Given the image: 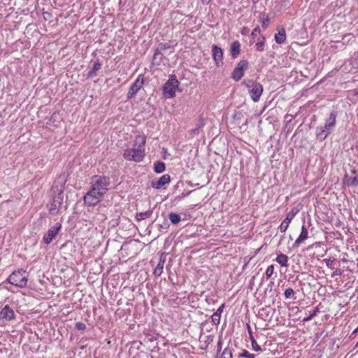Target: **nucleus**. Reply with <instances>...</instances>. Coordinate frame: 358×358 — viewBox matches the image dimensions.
Here are the masks:
<instances>
[{"label": "nucleus", "mask_w": 358, "mask_h": 358, "mask_svg": "<svg viewBox=\"0 0 358 358\" xmlns=\"http://www.w3.org/2000/svg\"><path fill=\"white\" fill-rule=\"evenodd\" d=\"M204 125H205L204 120H203L202 117H201V118L198 120V122H197V123H196V128H197V129L199 130L200 129H201L202 127H204Z\"/></svg>", "instance_id": "obj_38"}, {"label": "nucleus", "mask_w": 358, "mask_h": 358, "mask_svg": "<svg viewBox=\"0 0 358 358\" xmlns=\"http://www.w3.org/2000/svg\"><path fill=\"white\" fill-rule=\"evenodd\" d=\"M172 48L169 43H159L157 45V48L155 52L153 60H157L158 59V55H160V57L159 58V62H161L164 59V55L162 54V51L166 50L169 48Z\"/></svg>", "instance_id": "obj_16"}, {"label": "nucleus", "mask_w": 358, "mask_h": 358, "mask_svg": "<svg viewBox=\"0 0 358 358\" xmlns=\"http://www.w3.org/2000/svg\"><path fill=\"white\" fill-rule=\"evenodd\" d=\"M94 358H98V357H94Z\"/></svg>", "instance_id": "obj_52"}, {"label": "nucleus", "mask_w": 358, "mask_h": 358, "mask_svg": "<svg viewBox=\"0 0 358 358\" xmlns=\"http://www.w3.org/2000/svg\"><path fill=\"white\" fill-rule=\"evenodd\" d=\"M92 180L94 183L92 188H94L95 190L105 194L108 190V186L110 183V178L104 176H93Z\"/></svg>", "instance_id": "obj_6"}, {"label": "nucleus", "mask_w": 358, "mask_h": 358, "mask_svg": "<svg viewBox=\"0 0 358 358\" xmlns=\"http://www.w3.org/2000/svg\"><path fill=\"white\" fill-rule=\"evenodd\" d=\"M298 212H299V210L292 209L287 213L285 219L282 221V222L281 223V224L279 227L280 231L281 232L283 233V232L286 231V230L287 229V228L289 227L290 222L294 217V216L296 215V214Z\"/></svg>", "instance_id": "obj_15"}, {"label": "nucleus", "mask_w": 358, "mask_h": 358, "mask_svg": "<svg viewBox=\"0 0 358 358\" xmlns=\"http://www.w3.org/2000/svg\"><path fill=\"white\" fill-rule=\"evenodd\" d=\"M312 318L313 317H310V315H309L308 317H304L303 319V322H306L310 321V320H312Z\"/></svg>", "instance_id": "obj_47"}, {"label": "nucleus", "mask_w": 358, "mask_h": 358, "mask_svg": "<svg viewBox=\"0 0 358 358\" xmlns=\"http://www.w3.org/2000/svg\"><path fill=\"white\" fill-rule=\"evenodd\" d=\"M247 329H248V331L249 337H250V340L251 341L252 350L256 351V352L261 351L262 348L258 345V343H257L256 340L255 339V337L252 335V331L251 327H250V326L248 324H247Z\"/></svg>", "instance_id": "obj_22"}, {"label": "nucleus", "mask_w": 358, "mask_h": 358, "mask_svg": "<svg viewBox=\"0 0 358 358\" xmlns=\"http://www.w3.org/2000/svg\"><path fill=\"white\" fill-rule=\"evenodd\" d=\"M199 130L197 128L195 127L194 129L191 130V133L190 134L192 135H196V134H199Z\"/></svg>", "instance_id": "obj_46"}, {"label": "nucleus", "mask_w": 358, "mask_h": 358, "mask_svg": "<svg viewBox=\"0 0 358 358\" xmlns=\"http://www.w3.org/2000/svg\"><path fill=\"white\" fill-rule=\"evenodd\" d=\"M275 261L283 267H287L288 257L282 253L278 255Z\"/></svg>", "instance_id": "obj_25"}, {"label": "nucleus", "mask_w": 358, "mask_h": 358, "mask_svg": "<svg viewBox=\"0 0 358 358\" xmlns=\"http://www.w3.org/2000/svg\"><path fill=\"white\" fill-rule=\"evenodd\" d=\"M260 22L262 24L263 27H266L268 23L269 22V17L268 16H265V13H261L259 15Z\"/></svg>", "instance_id": "obj_32"}, {"label": "nucleus", "mask_w": 358, "mask_h": 358, "mask_svg": "<svg viewBox=\"0 0 358 358\" xmlns=\"http://www.w3.org/2000/svg\"><path fill=\"white\" fill-rule=\"evenodd\" d=\"M348 185L354 187H358V177L357 176L350 177L348 180Z\"/></svg>", "instance_id": "obj_33"}, {"label": "nucleus", "mask_w": 358, "mask_h": 358, "mask_svg": "<svg viewBox=\"0 0 358 358\" xmlns=\"http://www.w3.org/2000/svg\"><path fill=\"white\" fill-rule=\"evenodd\" d=\"M63 200L64 185H61L60 186L53 185L50 199L46 206L50 215H56L59 213Z\"/></svg>", "instance_id": "obj_1"}, {"label": "nucleus", "mask_w": 358, "mask_h": 358, "mask_svg": "<svg viewBox=\"0 0 358 358\" xmlns=\"http://www.w3.org/2000/svg\"><path fill=\"white\" fill-rule=\"evenodd\" d=\"M7 280L17 287L24 288L28 281V273L24 270L15 271L9 275Z\"/></svg>", "instance_id": "obj_3"}, {"label": "nucleus", "mask_w": 358, "mask_h": 358, "mask_svg": "<svg viewBox=\"0 0 358 358\" xmlns=\"http://www.w3.org/2000/svg\"><path fill=\"white\" fill-rule=\"evenodd\" d=\"M357 347H358V341H357V343L355 345V348H357Z\"/></svg>", "instance_id": "obj_51"}, {"label": "nucleus", "mask_w": 358, "mask_h": 358, "mask_svg": "<svg viewBox=\"0 0 358 358\" xmlns=\"http://www.w3.org/2000/svg\"><path fill=\"white\" fill-rule=\"evenodd\" d=\"M354 38V36L352 34H346L345 36H343V44L345 43V41H346L347 39V41H350L351 39H353Z\"/></svg>", "instance_id": "obj_41"}, {"label": "nucleus", "mask_w": 358, "mask_h": 358, "mask_svg": "<svg viewBox=\"0 0 358 358\" xmlns=\"http://www.w3.org/2000/svg\"><path fill=\"white\" fill-rule=\"evenodd\" d=\"M274 273V266L273 265H270L269 266H268L266 271V275L267 277V278H269L272 276V275Z\"/></svg>", "instance_id": "obj_35"}, {"label": "nucleus", "mask_w": 358, "mask_h": 358, "mask_svg": "<svg viewBox=\"0 0 358 358\" xmlns=\"http://www.w3.org/2000/svg\"><path fill=\"white\" fill-rule=\"evenodd\" d=\"M169 220L171 222V223L173 224H178L181 220V217H180V215L178 213H169Z\"/></svg>", "instance_id": "obj_29"}, {"label": "nucleus", "mask_w": 358, "mask_h": 358, "mask_svg": "<svg viewBox=\"0 0 358 358\" xmlns=\"http://www.w3.org/2000/svg\"><path fill=\"white\" fill-rule=\"evenodd\" d=\"M336 118L337 112L332 111L329 117L326 120L324 125L316 128L315 135L317 139L322 141L327 138L336 126Z\"/></svg>", "instance_id": "obj_2"}, {"label": "nucleus", "mask_w": 358, "mask_h": 358, "mask_svg": "<svg viewBox=\"0 0 358 358\" xmlns=\"http://www.w3.org/2000/svg\"><path fill=\"white\" fill-rule=\"evenodd\" d=\"M319 312V308L317 307H316L315 308V310L310 314V317H314L315 316L317 315V313Z\"/></svg>", "instance_id": "obj_42"}, {"label": "nucleus", "mask_w": 358, "mask_h": 358, "mask_svg": "<svg viewBox=\"0 0 358 358\" xmlns=\"http://www.w3.org/2000/svg\"><path fill=\"white\" fill-rule=\"evenodd\" d=\"M62 225L60 223H57L55 226L52 227L43 236V241L46 244H50L53 238L57 236L60 230Z\"/></svg>", "instance_id": "obj_11"}, {"label": "nucleus", "mask_w": 358, "mask_h": 358, "mask_svg": "<svg viewBox=\"0 0 358 358\" xmlns=\"http://www.w3.org/2000/svg\"><path fill=\"white\" fill-rule=\"evenodd\" d=\"M101 64L99 59L94 62L92 69L87 73V77L93 78L97 76V71L101 68Z\"/></svg>", "instance_id": "obj_23"}, {"label": "nucleus", "mask_w": 358, "mask_h": 358, "mask_svg": "<svg viewBox=\"0 0 358 358\" xmlns=\"http://www.w3.org/2000/svg\"><path fill=\"white\" fill-rule=\"evenodd\" d=\"M222 341L220 339V338H219V341L217 342V352H220L221 350H222Z\"/></svg>", "instance_id": "obj_43"}, {"label": "nucleus", "mask_w": 358, "mask_h": 358, "mask_svg": "<svg viewBox=\"0 0 358 358\" xmlns=\"http://www.w3.org/2000/svg\"><path fill=\"white\" fill-rule=\"evenodd\" d=\"M343 273V270L342 269H340V268H337L331 274V277L332 278H334L335 276H337V275H342Z\"/></svg>", "instance_id": "obj_39"}, {"label": "nucleus", "mask_w": 358, "mask_h": 358, "mask_svg": "<svg viewBox=\"0 0 358 358\" xmlns=\"http://www.w3.org/2000/svg\"><path fill=\"white\" fill-rule=\"evenodd\" d=\"M213 59L217 66L223 65V50L216 45L212 46Z\"/></svg>", "instance_id": "obj_12"}, {"label": "nucleus", "mask_w": 358, "mask_h": 358, "mask_svg": "<svg viewBox=\"0 0 358 358\" xmlns=\"http://www.w3.org/2000/svg\"><path fill=\"white\" fill-rule=\"evenodd\" d=\"M165 261H166V257L164 256V254H162L160 256V258H159V263L154 271V274L156 276H160L162 275V273L163 272Z\"/></svg>", "instance_id": "obj_21"}, {"label": "nucleus", "mask_w": 358, "mask_h": 358, "mask_svg": "<svg viewBox=\"0 0 358 358\" xmlns=\"http://www.w3.org/2000/svg\"><path fill=\"white\" fill-rule=\"evenodd\" d=\"M144 84V78L143 75H139L135 82L129 89L127 97L130 99L136 96L137 92L143 87Z\"/></svg>", "instance_id": "obj_9"}, {"label": "nucleus", "mask_w": 358, "mask_h": 358, "mask_svg": "<svg viewBox=\"0 0 358 358\" xmlns=\"http://www.w3.org/2000/svg\"><path fill=\"white\" fill-rule=\"evenodd\" d=\"M179 82L175 75L171 76L169 79L163 86V92L166 98L170 99L175 96L176 88L178 87Z\"/></svg>", "instance_id": "obj_5"}, {"label": "nucleus", "mask_w": 358, "mask_h": 358, "mask_svg": "<svg viewBox=\"0 0 358 358\" xmlns=\"http://www.w3.org/2000/svg\"><path fill=\"white\" fill-rule=\"evenodd\" d=\"M352 65L355 68L358 69V56L353 60Z\"/></svg>", "instance_id": "obj_45"}, {"label": "nucleus", "mask_w": 358, "mask_h": 358, "mask_svg": "<svg viewBox=\"0 0 358 358\" xmlns=\"http://www.w3.org/2000/svg\"><path fill=\"white\" fill-rule=\"evenodd\" d=\"M123 157L127 160L134 161L136 162H140L143 160L141 158V153L138 154L134 148L127 149L124 150Z\"/></svg>", "instance_id": "obj_13"}, {"label": "nucleus", "mask_w": 358, "mask_h": 358, "mask_svg": "<svg viewBox=\"0 0 358 358\" xmlns=\"http://www.w3.org/2000/svg\"><path fill=\"white\" fill-rule=\"evenodd\" d=\"M160 57V55H158V58ZM156 61H158L159 62V59H157Z\"/></svg>", "instance_id": "obj_50"}, {"label": "nucleus", "mask_w": 358, "mask_h": 358, "mask_svg": "<svg viewBox=\"0 0 358 358\" xmlns=\"http://www.w3.org/2000/svg\"><path fill=\"white\" fill-rule=\"evenodd\" d=\"M243 84L245 85L248 88L252 101L255 102L258 101L263 92L262 85L254 80H245L243 82Z\"/></svg>", "instance_id": "obj_4"}, {"label": "nucleus", "mask_w": 358, "mask_h": 358, "mask_svg": "<svg viewBox=\"0 0 358 358\" xmlns=\"http://www.w3.org/2000/svg\"><path fill=\"white\" fill-rule=\"evenodd\" d=\"M169 227V222L166 220H164L163 224L161 225V227L164 229H168Z\"/></svg>", "instance_id": "obj_44"}, {"label": "nucleus", "mask_w": 358, "mask_h": 358, "mask_svg": "<svg viewBox=\"0 0 358 358\" xmlns=\"http://www.w3.org/2000/svg\"><path fill=\"white\" fill-rule=\"evenodd\" d=\"M265 37L264 36H262V39L261 40H258L257 43H256V46H257V50H258L259 52H262L264 50V43H265Z\"/></svg>", "instance_id": "obj_30"}, {"label": "nucleus", "mask_w": 358, "mask_h": 358, "mask_svg": "<svg viewBox=\"0 0 358 358\" xmlns=\"http://www.w3.org/2000/svg\"><path fill=\"white\" fill-rule=\"evenodd\" d=\"M259 33L260 29L259 27H256L252 30L251 33V36L252 37V38H255Z\"/></svg>", "instance_id": "obj_40"}, {"label": "nucleus", "mask_w": 358, "mask_h": 358, "mask_svg": "<svg viewBox=\"0 0 358 358\" xmlns=\"http://www.w3.org/2000/svg\"><path fill=\"white\" fill-rule=\"evenodd\" d=\"M152 213H153L152 210H148L145 212L136 213V219L137 221L143 220L150 217L152 215Z\"/></svg>", "instance_id": "obj_27"}, {"label": "nucleus", "mask_w": 358, "mask_h": 358, "mask_svg": "<svg viewBox=\"0 0 358 358\" xmlns=\"http://www.w3.org/2000/svg\"><path fill=\"white\" fill-rule=\"evenodd\" d=\"M323 262H325L327 267H329L331 269H334L333 262H334V259L331 260L330 259H324Z\"/></svg>", "instance_id": "obj_37"}, {"label": "nucleus", "mask_w": 358, "mask_h": 358, "mask_svg": "<svg viewBox=\"0 0 358 358\" xmlns=\"http://www.w3.org/2000/svg\"><path fill=\"white\" fill-rule=\"evenodd\" d=\"M248 67V62L247 60H241L236 67L231 73V78L235 81H239L244 76L245 71Z\"/></svg>", "instance_id": "obj_8"}, {"label": "nucleus", "mask_w": 358, "mask_h": 358, "mask_svg": "<svg viewBox=\"0 0 358 358\" xmlns=\"http://www.w3.org/2000/svg\"><path fill=\"white\" fill-rule=\"evenodd\" d=\"M294 294V291L292 288H287L285 290L284 296L286 299L292 298Z\"/></svg>", "instance_id": "obj_34"}, {"label": "nucleus", "mask_w": 358, "mask_h": 358, "mask_svg": "<svg viewBox=\"0 0 358 358\" xmlns=\"http://www.w3.org/2000/svg\"><path fill=\"white\" fill-rule=\"evenodd\" d=\"M171 182V177L169 174H165L160 177L159 179H153L151 181V187L159 189L164 185L169 184Z\"/></svg>", "instance_id": "obj_14"}, {"label": "nucleus", "mask_w": 358, "mask_h": 358, "mask_svg": "<svg viewBox=\"0 0 358 358\" xmlns=\"http://www.w3.org/2000/svg\"><path fill=\"white\" fill-rule=\"evenodd\" d=\"M75 328L77 329V330H85L86 329V324L83 323V322H78L77 323H76L75 324Z\"/></svg>", "instance_id": "obj_36"}, {"label": "nucleus", "mask_w": 358, "mask_h": 358, "mask_svg": "<svg viewBox=\"0 0 358 358\" xmlns=\"http://www.w3.org/2000/svg\"><path fill=\"white\" fill-rule=\"evenodd\" d=\"M241 52V43L238 41H234L230 48V52L232 58H236Z\"/></svg>", "instance_id": "obj_20"}, {"label": "nucleus", "mask_w": 358, "mask_h": 358, "mask_svg": "<svg viewBox=\"0 0 358 358\" xmlns=\"http://www.w3.org/2000/svg\"><path fill=\"white\" fill-rule=\"evenodd\" d=\"M166 169L165 163L161 161H157L154 164V171L157 173H161Z\"/></svg>", "instance_id": "obj_26"}, {"label": "nucleus", "mask_w": 358, "mask_h": 358, "mask_svg": "<svg viewBox=\"0 0 358 358\" xmlns=\"http://www.w3.org/2000/svg\"><path fill=\"white\" fill-rule=\"evenodd\" d=\"M15 314L13 310L8 305L2 308L0 313V317L7 321H10L15 318Z\"/></svg>", "instance_id": "obj_17"}, {"label": "nucleus", "mask_w": 358, "mask_h": 358, "mask_svg": "<svg viewBox=\"0 0 358 358\" xmlns=\"http://www.w3.org/2000/svg\"><path fill=\"white\" fill-rule=\"evenodd\" d=\"M80 348L81 350H84L85 348V345H82V346L80 347Z\"/></svg>", "instance_id": "obj_49"}, {"label": "nucleus", "mask_w": 358, "mask_h": 358, "mask_svg": "<svg viewBox=\"0 0 358 358\" xmlns=\"http://www.w3.org/2000/svg\"><path fill=\"white\" fill-rule=\"evenodd\" d=\"M286 39V33L284 28H282L281 30L278 31V34L275 35V42L278 44H282L285 42Z\"/></svg>", "instance_id": "obj_24"}, {"label": "nucleus", "mask_w": 358, "mask_h": 358, "mask_svg": "<svg viewBox=\"0 0 358 358\" xmlns=\"http://www.w3.org/2000/svg\"><path fill=\"white\" fill-rule=\"evenodd\" d=\"M103 195L102 192H99L95 190L94 188H92L85 194L83 200L86 205L94 206L100 202Z\"/></svg>", "instance_id": "obj_7"}, {"label": "nucleus", "mask_w": 358, "mask_h": 358, "mask_svg": "<svg viewBox=\"0 0 358 358\" xmlns=\"http://www.w3.org/2000/svg\"><path fill=\"white\" fill-rule=\"evenodd\" d=\"M358 333V327L353 331V332L352 333V336Z\"/></svg>", "instance_id": "obj_48"}, {"label": "nucleus", "mask_w": 358, "mask_h": 358, "mask_svg": "<svg viewBox=\"0 0 358 358\" xmlns=\"http://www.w3.org/2000/svg\"><path fill=\"white\" fill-rule=\"evenodd\" d=\"M220 358H233L232 356V348L230 346V343L228 344L227 347L224 348L223 350Z\"/></svg>", "instance_id": "obj_28"}, {"label": "nucleus", "mask_w": 358, "mask_h": 358, "mask_svg": "<svg viewBox=\"0 0 358 358\" xmlns=\"http://www.w3.org/2000/svg\"><path fill=\"white\" fill-rule=\"evenodd\" d=\"M238 358H255V355L250 353L248 350H244L243 352L238 355Z\"/></svg>", "instance_id": "obj_31"}, {"label": "nucleus", "mask_w": 358, "mask_h": 358, "mask_svg": "<svg viewBox=\"0 0 358 358\" xmlns=\"http://www.w3.org/2000/svg\"><path fill=\"white\" fill-rule=\"evenodd\" d=\"M146 142V137L144 135H138L136 137L134 143V148L138 154L141 153V158L143 159L145 156V145Z\"/></svg>", "instance_id": "obj_10"}, {"label": "nucleus", "mask_w": 358, "mask_h": 358, "mask_svg": "<svg viewBox=\"0 0 358 358\" xmlns=\"http://www.w3.org/2000/svg\"><path fill=\"white\" fill-rule=\"evenodd\" d=\"M224 308V304L223 303L217 308V310L211 316V320L213 324L217 325L220 324L221 314L223 312Z\"/></svg>", "instance_id": "obj_19"}, {"label": "nucleus", "mask_w": 358, "mask_h": 358, "mask_svg": "<svg viewBox=\"0 0 358 358\" xmlns=\"http://www.w3.org/2000/svg\"><path fill=\"white\" fill-rule=\"evenodd\" d=\"M308 231L304 225L301 227V231L299 236L295 241L294 243V247H298L300 243L303 242L306 239L308 238Z\"/></svg>", "instance_id": "obj_18"}]
</instances>
